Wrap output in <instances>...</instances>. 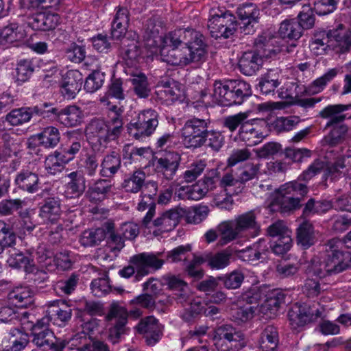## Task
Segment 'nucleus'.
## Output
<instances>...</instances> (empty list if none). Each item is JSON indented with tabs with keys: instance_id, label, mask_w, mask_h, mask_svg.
<instances>
[{
	"instance_id": "nucleus-10",
	"label": "nucleus",
	"mask_w": 351,
	"mask_h": 351,
	"mask_svg": "<svg viewBox=\"0 0 351 351\" xmlns=\"http://www.w3.org/2000/svg\"><path fill=\"white\" fill-rule=\"evenodd\" d=\"M267 136V124L263 119H247L239 128V139L247 146H254Z\"/></svg>"
},
{
	"instance_id": "nucleus-34",
	"label": "nucleus",
	"mask_w": 351,
	"mask_h": 351,
	"mask_svg": "<svg viewBox=\"0 0 351 351\" xmlns=\"http://www.w3.org/2000/svg\"><path fill=\"white\" fill-rule=\"evenodd\" d=\"M232 93L231 106L241 104L252 94L250 85L243 80H230L228 86Z\"/></svg>"
},
{
	"instance_id": "nucleus-21",
	"label": "nucleus",
	"mask_w": 351,
	"mask_h": 351,
	"mask_svg": "<svg viewBox=\"0 0 351 351\" xmlns=\"http://www.w3.org/2000/svg\"><path fill=\"white\" fill-rule=\"evenodd\" d=\"M14 183L20 189L28 193H35L40 189L39 176L28 169H22L14 178Z\"/></svg>"
},
{
	"instance_id": "nucleus-58",
	"label": "nucleus",
	"mask_w": 351,
	"mask_h": 351,
	"mask_svg": "<svg viewBox=\"0 0 351 351\" xmlns=\"http://www.w3.org/2000/svg\"><path fill=\"white\" fill-rule=\"evenodd\" d=\"M104 80V73L94 71L86 77L84 89L88 93H94L103 86Z\"/></svg>"
},
{
	"instance_id": "nucleus-64",
	"label": "nucleus",
	"mask_w": 351,
	"mask_h": 351,
	"mask_svg": "<svg viewBox=\"0 0 351 351\" xmlns=\"http://www.w3.org/2000/svg\"><path fill=\"white\" fill-rule=\"evenodd\" d=\"M300 122V119L298 117L290 116L287 117H278L274 123L275 129L280 132H288L293 130L296 125Z\"/></svg>"
},
{
	"instance_id": "nucleus-16",
	"label": "nucleus",
	"mask_w": 351,
	"mask_h": 351,
	"mask_svg": "<svg viewBox=\"0 0 351 351\" xmlns=\"http://www.w3.org/2000/svg\"><path fill=\"white\" fill-rule=\"evenodd\" d=\"M183 213L182 207H176L162 213L152 223L156 228L153 230V234L158 236L173 230L178 224Z\"/></svg>"
},
{
	"instance_id": "nucleus-19",
	"label": "nucleus",
	"mask_w": 351,
	"mask_h": 351,
	"mask_svg": "<svg viewBox=\"0 0 351 351\" xmlns=\"http://www.w3.org/2000/svg\"><path fill=\"white\" fill-rule=\"evenodd\" d=\"M60 140L59 130L53 126H48L45 128L41 132L32 136L28 139V145L29 147L39 145L45 148H53L57 146Z\"/></svg>"
},
{
	"instance_id": "nucleus-55",
	"label": "nucleus",
	"mask_w": 351,
	"mask_h": 351,
	"mask_svg": "<svg viewBox=\"0 0 351 351\" xmlns=\"http://www.w3.org/2000/svg\"><path fill=\"white\" fill-rule=\"evenodd\" d=\"M220 185L225 189L228 193L238 194L242 191L243 186L241 185L238 176L235 177L233 173H226L220 180Z\"/></svg>"
},
{
	"instance_id": "nucleus-45",
	"label": "nucleus",
	"mask_w": 351,
	"mask_h": 351,
	"mask_svg": "<svg viewBox=\"0 0 351 351\" xmlns=\"http://www.w3.org/2000/svg\"><path fill=\"white\" fill-rule=\"evenodd\" d=\"M158 87L162 88L158 91L161 96L165 97L167 101H175L181 99L183 96V90L181 88L180 84L174 80L162 82Z\"/></svg>"
},
{
	"instance_id": "nucleus-60",
	"label": "nucleus",
	"mask_w": 351,
	"mask_h": 351,
	"mask_svg": "<svg viewBox=\"0 0 351 351\" xmlns=\"http://www.w3.org/2000/svg\"><path fill=\"white\" fill-rule=\"evenodd\" d=\"M265 241L263 239H259L258 242L254 243L252 247H247L243 250L240 252L241 258L247 262H254L260 259L261 255V251H263L266 248V245H264L263 249L259 248V246L262 243H265Z\"/></svg>"
},
{
	"instance_id": "nucleus-9",
	"label": "nucleus",
	"mask_w": 351,
	"mask_h": 351,
	"mask_svg": "<svg viewBox=\"0 0 351 351\" xmlns=\"http://www.w3.org/2000/svg\"><path fill=\"white\" fill-rule=\"evenodd\" d=\"M237 23L235 16L230 12L211 16L208 22V28L212 37L228 38L234 34Z\"/></svg>"
},
{
	"instance_id": "nucleus-62",
	"label": "nucleus",
	"mask_w": 351,
	"mask_h": 351,
	"mask_svg": "<svg viewBox=\"0 0 351 351\" xmlns=\"http://www.w3.org/2000/svg\"><path fill=\"white\" fill-rule=\"evenodd\" d=\"M350 162L351 156H347L339 158L335 163L328 165L325 170L324 176L330 177L331 180H334L339 177L342 173L341 169L346 167V161Z\"/></svg>"
},
{
	"instance_id": "nucleus-31",
	"label": "nucleus",
	"mask_w": 351,
	"mask_h": 351,
	"mask_svg": "<svg viewBox=\"0 0 351 351\" xmlns=\"http://www.w3.org/2000/svg\"><path fill=\"white\" fill-rule=\"evenodd\" d=\"M282 75L278 69L268 70L262 75L259 79L258 86L261 93L269 95L274 92L275 89L281 84Z\"/></svg>"
},
{
	"instance_id": "nucleus-28",
	"label": "nucleus",
	"mask_w": 351,
	"mask_h": 351,
	"mask_svg": "<svg viewBox=\"0 0 351 351\" xmlns=\"http://www.w3.org/2000/svg\"><path fill=\"white\" fill-rule=\"evenodd\" d=\"M72 310L64 301L56 300L49 302L47 315L44 317H49V322L60 321L65 323L71 318Z\"/></svg>"
},
{
	"instance_id": "nucleus-47",
	"label": "nucleus",
	"mask_w": 351,
	"mask_h": 351,
	"mask_svg": "<svg viewBox=\"0 0 351 351\" xmlns=\"http://www.w3.org/2000/svg\"><path fill=\"white\" fill-rule=\"evenodd\" d=\"M112 186L110 180H98L88 190L90 200L95 202L104 200L111 191Z\"/></svg>"
},
{
	"instance_id": "nucleus-36",
	"label": "nucleus",
	"mask_w": 351,
	"mask_h": 351,
	"mask_svg": "<svg viewBox=\"0 0 351 351\" xmlns=\"http://www.w3.org/2000/svg\"><path fill=\"white\" fill-rule=\"evenodd\" d=\"M110 97H114L118 99H124L125 96L122 88V81L120 79L112 80L111 84L108 86L107 93L99 98V101L101 104L109 107V109L111 110L113 113H117L116 110L117 107L116 106H110Z\"/></svg>"
},
{
	"instance_id": "nucleus-29",
	"label": "nucleus",
	"mask_w": 351,
	"mask_h": 351,
	"mask_svg": "<svg viewBox=\"0 0 351 351\" xmlns=\"http://www.w3.org/2000/svg\"><path fill=\"white\" fill-rule=\"evenodd\" d=\"M8 300L19 308H27L34 303V292L29 287H16L9 293Z\"/></svg>"
},
{
	"instance_id": "nucleus-17",
	"label": "nucleus",
	"mask_w": 351,
	"mask_h": 351,
	"mask_svg": "<svg viewBox=\"0 0 351 351\" xmlns=\"http://www.w3.org/2000/svg\"><path fill=\"white\" fill-rule=\"evenodd\" d=\"M34 114L49 117L45 114V108L34 106L33 108L22 107L12 110L5 117V121L11 126H20L30 121Z\"/></svg>"
},
{
	"instance_id": "nucleus-30",
	"label": "nucleus",
	"mask_w": 351,
	"mask_h": 351,
	"mask_svg": "<svg viewBox=\"0 0 351 351\" xmlns=\"http://www.w3.org/2000/svg\"><path fill=\"white\" fill-rule=\"evenodd\" d=\"M348 108L349 106L346 105H329L319 112V115L321 117L328 120L326 127L343 125L342 123L346 119V115L343 112Z\"/></svg>"
},
{
	"instance_id": "nucleus-39",
	"label": "nucleus",
	"mask_w": 351,
	"mask_h": 351,
	"mask_svg": "<svg viewBox=\"0 0 351 351\" xmlns=\"http://www.w3.org/2000/svg\"><path fill=\"white\" fill-rule=\"evenodd\" d=\"M7 263L13 268L24 267L27 272H33L35 268L34 261L30 256H26L16 250L10 252Z\"/></svg>"
},
{
	"instance_id": "nucleus-41",
	"label": "nucleus",
	"mask_w": 351,
	"mask_h": 351,
	"mask_svg": "<svg viewBox=\"0 0 351 351\" xmlns=\"http://www.w3.org/2000/svg\"><path fill=\"white\" fill-rule=\"evenodd\" d=\"M256 313H259L258 306H237L231 309V319L234 322L241 324L251 320Z\"/></svg>"
},
{
	"instance_id": "nucleus-54",
	"label": "nucleus",
	"mask_w": 351,
	"mask_h": 351,
	"mask_svg": "<svg viewBox=\"0 0 351 351\" xmlns=\"http://www.w3.org/2000/svg\"><path fill=\"white\" fill-rule=\"evenodd\" d=\"M145 174L142 171H136L123 183V187L128 192H138L145 183Z\"/></svg>"
},
{
	"instance_id": "nucleus-37",
	"label": "nucleus",
	"mask_w": 351,
	"mask_h": 351,
	"mask_svg": "<svg viewBox=\"0 0 351 351\" xmlns=\"http://www.w3.org/2000/svg\"><path fill=\"white\" fill-rule=\"evenodd\" d=\"M128 21V10L119 8L112 24L111 34L114 38L119 39L125 34Z\"/></svg>"
},
{
	"instance_id": "nucleus-24",
	"label": "nucleus",
	"mask_w": 351,
	"mask_h": 351,
	"mask_svg": "<svg viewBox=\"0 0 351 351\" xmlns=\"http://www.w3.org/2000/svg\"><path fill=\"white\" fill-rule=\"evenodd\" d=\"M284 302V293L278 289L272 290L267 294L264 303L261 306L257 304L258 313L268 317H272L276 315L280 306Z\"/></svg>"
},
{
	"instance_id": "nucleus-1",
	"label": "nucleus",
	"mask_w": 351,
	"mask_h": 351,
	"mask_svg": "<svg viewBox=\"0 0 351 351\" xmlns=\"http://www.w3.org/2000/svg\"><path fill=\"white\" fill-rule=\"evenodd\" d=\"M145 46L152 55H160L171 65L185 66L201 60L206 54L203 36L193 29H178L165 36L158 29L151 31Z\"/></svg>"
},
{
	"instance_id": "nucleus-44",
	"label": "nucleus",
	"mask_w": 351,
	"mask_h": 351,
	"mask_svg": "<svg viewBox=\"0 0 351 351\" xmlns=\"http://www.w3.org/2000/svg\"><path fill=\"white\" fill-rule=\"evenodd\" d=\"M106 237L105 228L89 229L82 233L80 242L84 247H92L99 245Z\"/></svg>"
},
{
	"instance_id": "nucleus-38",
	"label": "nucleus",
	"mask_w": 351,
	"mask_h": 351,
	"mask_svg": "<svg viewBox=\"0 0 351 351\" xmlns=\"http://www.w3.org/2000/svg\"><path fill=\"white\" fill-rule=\"evenodd\" d=\"M221 245H226L239 237H242L233 220L224 221L217 227Z\"/></svg>"
},
{
	"instance_id": "nucleus-27",
	"label": "nucleus",
	"mask_w": 351,
	"mask_h": 351,
	"mask_svg": "<svg viewBox=\"0 0 351 351\" xmlns=\"http://www.w3.org/2000/svg\"><path fill=\"white\" fill-rule=\"evenodd\" d=\"M29 343L28 335L17 328L10 330L3 340L5 351H21Z\"/></svg>"
},
{
	"instance_id": "nucleus-57",
	"label": "nucleus",
	"mask_w": 351,
	"mask_h": 351,
	"mask_svg": "<svg viewBox=\"0 0 351 351\" xmlns=\"http://www.w3.org/2000/svg\"><path fill=\"white\" fill-rule=\"evenodd\" d=\"M34 71V66L30 60H20L18 62L16 68V81L19 84H21L27 81L33 73Z\"/></svg>"
},
{
	"instance_id": "nucleus-51",
	"label": "nucleus",
	"mask_w": 351,
	"mask_h": 351,
	"mask_svg": "<svg viewBox=\"0 0 351 351\" xmlns=\"http://www.w3.org/2000/svg\"><path fill=\"white\" fill-rule=\"evenodd\" d=\"M184 213L182 217H185L189 223L197 224L204 220L208 214V208L206 206H199L189 208H182Z\"/></svg>"
},
{
	"instance_id": "nucleus-4",
	"label": "nucleus",
	"mask_w": 351,
	"mask_h": 351,
	"mask_svg": "<svg viewBox=\"0 0 351 351\" xmlns=\"http://www.w3.org/2000/svg\"><path fill=\"white\" fill-rule=\"evenodd\" d=\"M158 254L152 253H141L134 256L131 258L133 266H128L119 271V274L124 278H130L135 271L136 280L150 273L152 270L155 271L161 268L164 261L158 258Z\"/></svg>"
},
{
	"instance_id": "nucleus-22",
	"label": "nucleus",
	"mask_w": 351,
	"mask_h": 351,
	"mask_svg": "<svg viewBox=\"0 0 351 351\" xmlns=\"http://www.w3.org/2000/svg\"><path fill=\"white\" fill-rule=\"evenodd\" d=\"M263 56L256 51L243 53L239 61L241 72L248 76L254 75L263 66Z\"/></svg>"
},
{
	"instance_id": "nucleus-40",
	"label": "nucleus",
	"mask_w": 351,
	"mask_h": 351,
	"mask_svg": "<svg viewBox=\"0 0 351 351\" xmlns=\"http://www.w3.org/2000/svg\"><path fill=\"white\" fill-rule=\"evenodd\" d=\"M69 160L62 152L55 151L49 154L45 160V168L48 173L56 175L61 172Z\"/></svg>"
},
{
	"instance_id": "nucleus-7",
	"label": "nucleus",
	"mask_w": 351,
	"mask_h": 351,
	"mask_svg": "<svg viewBox=\"0 0 351 351\" xmlns=\"http://www.w3.org/2000/svg\"><path fill=\"white\" fill-rule=\"evenodd\" d=\"M307 193L306 186L296 181L285 184L279 189L277 202L283 213L296 208L300 198Z\"/></svg>"
},
{
	"instance_id": "nucleus-18",
	"label": "nucleus",
	"mask_w": 351,
	"mask_h": 351,
	"mask_svg": "<svg viewBox=\"0 0 351 351\" xmlns=\"http://www.w3.org/2000/svg\"><path fill=\"white\" fill-rule=\"evenodd\" d=\"M83 82L82 73L77 70H69L62 75L60 90L66 99H73L81 90Z\"/></svg>"
},
{
	"instance_id": "nucleus-42",
	"label": "nucleus",
	"mask_w": 351,
	"mask_h": 351,
	"mask_svg": "<svg viewBox=\"0 0 351 351\" xmlns=\"http://www.w3.org/2000/svg\"><path fill=\"white\" fill-rule=\"evenodd\" d=\"M312 52L316 56H322L332 49L330 43V38L326 31H319L314 34L310 44Z\"/></svg>"
},
{
	"instance_id": "nucleus-49",
	"label": "nucleus",
	"mask_w": 351,
	"mask_h": 351,
	"mask_svg": "<svg viewBox=\"0 0 351 351\" xmlns=\"http://www.w3.org/2000/svg\"><path fill=\"white\" fill-rule=\"evenodd\" d=\"M204 263L213 269H221L230 263V254L223 251L216 254L207 253L202 256Z\"/></svg>"
},
{
	"instance_id": "nucleus-11",
	"label": "nucleus",
	"mask_w": 351,
	"mask_h": 351,
	"mask_svg": "<svg viewBox=\"0 0 351 351\" xmlns=\"http://www.w3.org/2000/svg\"><path fill=\"white\" fill-rule=\"evenodd\" d=\"M130 132L137 139L152 135L158 125V114L153 109L141 111L135 122L130 124Z\"/></svg>"
},
{
	"instance_id": "nucleus-25",
	"label": "nucleus",
	"mask_w": 351,
	"mask_h": 351,
	"mask_svg": "<svg viewBox=\"0 0 351 351\" xmlns=\"http://www.w3.org/2000/svg\"><path fill=\"white\" fill-rule=\"evenodd\" d=\"M26 36L24 27L16 22L10 23L0 29V43L3 45L21 42Z\"/></svg>"
},
{
	"instance_id": "nucleus-46",
	"label": "nucleus",
	"mask_w": 351,
	"mask_h": 351,
	"mask_svg": "<svg viewBox=\"0 0 351 351\" xmlns=\"http://www.w3.org/2000/svg\"><path fill=\"white\" fill-rule=\"evenodd\" d=\"M278 33L282 38L297 40L302 36L301 25L295 19H287L280 23Z\"/></svg>"
},
{
	"instance_id": "nucleus-56",
	"label": "nucleus",
	"mask_w": 351,
	"mask_h": 351,
	"mask_svg": "<svg viewBox=\"0 0 351 351\" xmlns=\"http://www.w3.org/2000/svg\"><path fill=\"white\" fill-rule=\"evenodd\" d=\"M339 72L337 68L329 69L320 77L316 79L310 86L309 91L313 94L320 93L324 90L328 82L332 81Z\"/></svg>"
},
{
	"instance_id": "nucleus-48",
	"label": "nucleus",
	"mask_w": 351,
	"mask_h": 351,
	"mask_svg": "<svg viewBox=\"0 0 351 351\" xmlns=\"http://www.w3.org/2000/svg\"><path fill=\"white\" fill-rule=\"evenodd\" d=\"M122 57L128 66H133L141 55L138 42L135 40L125 39L123 41Z\"/></svg>"
},
{
	"instance_id": "nucleus-6",
	"label": "nucleus",
	"mask_w": 351,
	"mask_h": 351,
	"mask_svg": "<svg viewBox=\"0 0 351 351\" xmlns=\"http://www.w3.org/2000/svg\"><path fill=\"white\" fill-rule=\"evenodd\" d=\"M213 340L218 350L237 351L245 346L244 335L229 324L216 328Z\"/></svg>"
},
{
	"instance_id": "nucleus-61",
	"label": "nucleus",
	"mask_w": 351,
	"mask_h": 351,
	"mask_svg": "<svg viewBox=\"0 0 351 351\" xmlns=\"http://www.w3.org/2000/svg\"><path fill=\"white\" fill-rule=\"evenodd\" d=\"M93 340L84 332H79L71 339V346L77 351H91Z\"/></svg>"
},
{
	"instance_id": "nucleus-20",
	"label": "nucleus",
	"mask_w": 351,
	"mask_h": 351,
	"mask_svg": "<svg viewBox=\"0 0 351 351\" xmlns=\"http://www.w3.org/2000/svg\"><path fill=\"white\" fill-rule=\"evenodd\" d=\"M237 13L243 24L241 28L245 34H251L254 24L258 23L259 10L254 4L245 3L237 8Z\"/></svg>"
},
{
	"instance_id": "nucleus-13",
	"label": "nucleus",
	"mask_w": 351,
	"mask_h": 351,
	"mask_svg": "<svg viewBox=\"0 0 351 351\" xmlns=\"http://www.w3.org/2000/svg\"><path fill=\"white\" fill-rule=\"evenodd\" d=\"M180 156L177 152H169L153 162L154 170L158 177L167 180H172L178 169Z\"/></svg>"
},
{
	"instance_id": "nucleus-35",
	"label": "nucleus",
	"mask_w": 351,
	"mask_h": 351,
	"mask_svg": "<svg viewBox=\"0 0 351 351\" xmlns=\"http://www.w3.org/2000/svg\"><path fill=\"white\" fill-rule=\"evenodd\" d=\"M69 181L66 184L65 194L68 197H79L86 189L85 179L77 171H73L67 176Z\"/></svg>"
},
{
	"instance_id": "nucleus-59",
	"label": "nucleus",
	"mask_w": 351,
	"mask_h": 351,
	"mask_svg": "<svg viewBox=\"0 0 351 351\" xmlns=\"http://www.w3.org/2000/svg\"><path fill=\"white\" fill-rule=\"evenodd\" d=\"M136 95L140 98H146L149 96L150 88L144 74L134 75L131 80Z\"/></svg>"
},
{
	"instance_id": "nucleus-14",
	"label": "nucleus",
	"mask_w": 351,
	"mask_h": 351,
	"mask_svg": "<svg viewBox=\"0 0 351 351\" xmlns=\"http://www.w3.org/2000/svg\"><path fill=\"white\" fill-rule=\"evenodd\" d=\"M49 324V318L43 317L32 326V342L43 349L50 348L56 339L53 333L48 328Z\"/></svg>"
},
{
	"instance_id": "nucleus-12",
	"label": "nucleus",
	"mask_w": 351,
	"mask_h": 351,
	"mask_svg": "<svg viewBox=\"0 0 351 351\" xmlns=\"http://www.w3.org/2000/svg\"><path fill=\"white\" fill-rule=\"evenodd\" d=\"M323 311L315 306H310L306 304H295L288 313L290 324L296 328L308 323L317 321L322 316Z\"/></svg>"
},
{
	"instance_id": "nucleus-53",
	"label": "nucleus",
	"mask_w": 351,
	"mask_h": 351,
	"mask_svg": "<svg viewBox=\"0 0 351 351\" xmlns=\"http://www.w3.org/2000/svg\"><path fill=\"white\" fill-rule=\"evenodd\" d=\"M128 312L127 309L117 303L111 304L109 311L106 315L108 321L111 324H126L128 317Z\"/></svg>"
},
{
	"instance_id": "nucleus-23",
	"label": "nucleus",
	"mask_w": 351,
	"mask_h": 351,
	"mask_svg": "<svg viewBox=\"0 0 351 351\" xmlns=\"http://www.w3.org/2000/svg\"><path fill=\"white\" fill-rule=\"evenodd\" d=\"M136 328L140 333L145 335L149 345L155 344L160 339L161 328L154 316L142 319Z\"/></svg>"
},
{
	"instance_id": "nucleus-3",
	"label": "nucleus",
	"mask_w": 351,
	"mask_h": 351,
	"mask_svg": "<svg viewBox=\"0 0 351 351\" xmlns=\"http://www.w3.org/2000/svg\"><path fill=\"white\" fill-rule=\"evenodd\" d=\"M113 114L111 125H108L103 120L94 119L86 126V135L90 143H98L105 147L109 141L115 139L119 136L123 122L119 114Z\"/></svg>"
},
{
	"instance_id": "nucleus-5",
	"label": "nucleus",
	"mask_w": 351,
	"mask_h": 351,
	"mask_svg": "<svg viewBox=\"0 0 351 351\" xmlns=\"http://www.w3.org/2000/svg\"><path fill=\"white\" fill-rule=\"evenodd\" d=\"M207 129L205 119L193 117L186 120L180 131L184 146L188 149L201 147L206 141Z\"/></svg>"
},
{
	"instance_id": "nucleus-8",
	"label": "nucleus",
	"mask_w": 351,
	"mask_h": 351,
	"mask_svg": "<svg viewBox=\"0 0 351 351\" xmlns=\"http://www.w3.org/2000/svg\"><path fill=\"white\" fill-rule=\"evenodd\" d=\"M45 108V114L64 125L65 127H75L80 125L84 119L81 109L76 106H68L64 108L52 107L51 104L44 103L42 106Z\"/></svg>"
},
{
	"instance_id": "nucleus-43",
	"label": "nucleus",
	"mask_w": 351,
	"mask_h": 351,
	"mask_svg": "<svg viewBox=\"0 0 351 351\" xmlns=\"http://www.w3.org/2000/svg\"><path fill=\"white\" fill-rule=\"evenodd\" d=\"M276 40L275 37L269 32H264L255 40L254 44L257 49L263 50V55L271 56L280 51V49L275 48Z\"/></svg>"
},
{
	"instance_id": "nucleus-63",
	"label": "nucleus",
	"mask_w": 351,
	"mask_h": 351,
	"mask_svg": "<svg viewBox=\"0 0 351 351\" xmlns=\"http://www.w3.org/2000/svg\"><path fill=\"white\" fill-rule=\"evenodd\" d=\"M247 118L248 114L247 112H239L234 115L228 116L224 119L223 125L230 132H234L239 127L241 128L242 125L247 121Z\"/></svg>"
},
{
	"instance_id": "nucleus-26",
	"label": "nucleus",
	"mask_w": 351,
	"mask_h": 351,
	"mask_svg": "<svg viewBox=\"0 0 351 351\" xmlns=\"http://www.w3.org/2000/svg\"><path fill=\"white\" fill-rule=\"evenodd\" d=\"M61 215V203L57 197L47 198L40 208L39 216L47 222L57 223Z\"/></svg>"
},
{
	"instance_id": "nucleus-50",
	"label": "nucleus",
	"mask_w": 351,
	"mask_h": 351,
	"mask_svg": "<svg viewBox=\"0 0 351 351\" xmlns=\"http://www.w3.org/2000/svg\"><path fill=\"white\" fill-rule=\"evenodd\" d=\"M230 85V81L222 83L215 82L214 84L213 97L216 101L222 106H231L232 93L228 86Z\"/></svg>"
},
{
	"instance_id": "nucleus-15",
	"label": "nucleus",
	"mask_w": 351,
	"mask_h": 351,
	"mask_svg": "<svg viewBox=\"0 0 351 351\" xmlns=\"http://www.w3.org/2000/svg\"><path fill=\"white\" fill-rule=\"evenodd\" d=\"M232 220L241 237L249 235L250 237L254 238L261 234V227L257 221V215L254 210L239 215Z\"/></svg>"
},
{
	"instance_id": "nucleus-33",
	"label": "nucleus",
	"mask_w": 351,
	"mask_h": 351,
	"mask_svg": "<svg viewBox=\"0 0 351 351\" xmlns=\"http://www.w3.org/2000/svg\"><path fill=\"white\" fill-rule=\"evenodd\" d=\"M317 241V232L309 221H304L297 229V242L304 249H308Z\"/></svg>"
},
{
	"instance_id": "nucleus-32",
	"label": "nucleus",
	"mask_w": 351,
	"mask_h": 351,
	"mask_svg": "<svg viewBox=\"0 0 351 351\" xmlns=\"http://www.w3.org/2000/svg\"><path fill=\"white\" fill-rule=\"evenodd\" d=\"M327 34L332 49L338 47L344 49L351 46V31L346 29L343 25H339L337 29L327 32Z\"/></svg>"
},
{
	"instance_id": "nucleus-2",
	"label": "nucleus",
	"mask_w": 351,
	"mask_h": 351,
	"mask_svg": "<svg viewBox=\"0 0 351 351\" xmlns=\"http://www.w3.org/2000/svg\"><path fill=\"white\" fill-rule=\"evenodd\" d=\"M342 243L337 239L330 240L324 257L314 256L309 262L306 272L310 276L324 278L339 274L351 267V252L341 250Z\"/></svg>"
},
{
	"instance_id": "nucleus-52",
	"label": "nucleus",
	"mask_w": 351,
	"mask_h": 351,
	"mask_svg": "<svg viewBox=\"0 0 351 351\" xmlns=\"http://www.w3.org/2000/svg\"><path fill=\"white\" fill-rule=\"evenodd\" d=\"M121 166V159L114 152L107 155L102 160L101 174L102 176L109 177L114 175Z\"/></svg>"
}]
</instances>
